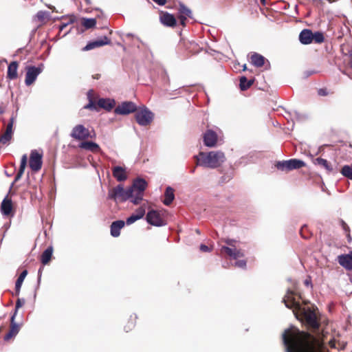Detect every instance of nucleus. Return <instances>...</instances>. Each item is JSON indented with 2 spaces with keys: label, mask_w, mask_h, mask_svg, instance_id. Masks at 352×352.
<instances>
[{
  "label": "nucleus",
  "mask_w": 352,
  "mask_h": 352,
  "mask_svg": "<svg viewBox=\"0 0 352 352\" xmlns=\"http://www.w3.org/2000/svg\"><path fill=\"white\" fill-rule=\"evenodd\" d=\"M297 318L304 321L314 333L318 331L320 327V318L316 311L311 307H302L298 311V318Z\"/></svg>",
  "instance_id": "nucleus-3"
},
{
  "label": "nucleus",
  "mask_w": 352,
  "mask_h": 352,
  "mask_svg": "<svg viewBox=\"0 0 352 352\" xmlns=\"http://www.w3.org/2000/svg\"><path fill=\"white\" fill-rule=\"evenodd\" d=\"M136 122L141 126L149 125L153 120V113L147 108L144 107L135 111Z\"/></svg>",
  "instance_id": "nucleus-9"
},
{
  "label": "nucleus",
  "mask_w": 352,
  "mask_h": 352,
  "mask_svg": "<svg viewBox=\"0 0 352 352\" xmlns=\"http://www.w3.org/2000/svg\"><path fill=\"white\" fill-rule=\"evenodd\" d=\"M337 261L346 271H352V254L351 251L348 254L339 255L337 257Z\"/></svg>",
  "instance_id": "nucleus-17"
},
{
  "label": "nucleus",
  "mask_w": 352,
  "mask_h": 352,
  "mask_svg": "<svg viewBox=\"0 0 352 352\" xmlns=\"http://www.w3.org/2000/svg\"><path fill=\"white\" fill-rule=\"evenodd\" d=\"M136 320H137L136 315L130 316L126 324L124 327V331L126 332H129L135 327V324H136Z\"/></svg>",
  "instance_id": "nucleus-35"
},
{
  "label": "nucleus",
  "mask_w": 352,
  "mask_h": 352,
  "mask_svg": "<svg viewBox=\"0 0 352 352\" xmlns=\"http://www.w3.org/2000/svg\"><path fill=\"white\" fill-rule=\"evenodd\" d=\"M218 140V136L216 132L211 129H208L204 135V143L206 146L214 147L216 146Z\"/></svg>",
  "instance_id": "nucleus-19"
},
{
  "label": "nucleus",
  "mask_w": 352,
  "mask_h": 352,
  "mask_svg": "<svg viewBox=\"0 0 352 352\" xmlns=\"http://www.w3.org/2000/svg\"><path fill=\"white\" fill-rule=\"evenodd\" d=\"M196 232H197V234H199V233H200L199 230L197 229V230H196Z\"/></svg>",
  "instance_id": "nucleus-64"
},
{
  "label": "nucleus",
  "mask_w": 352,
  "mask_h": 352,
  "mask_svg": "<svg viewBox=\"0 0 352 352\" xmlns=\"http://www.w3.org/2000/svg\"><path fill=\"white\" fill-rule=\"evenodd\" d=\"M299 41L304 45H309L312 42L320 44L324 42V37L323 33L320 32L313 33L311 30L304 29L299 34Z\"/></svg>",
  "instance_id": "nucleus-4"
},
{
  "label": "nucleus",
  "mask_w": 352,
  "mask_h": 352,
  "mask_svg": "<svg viewBox=\"0 0 352 352\" xmlns=\"http://www.w3.org/2000/svg\"><path fill=\"white\" fill-rule=\"evenodd\" d=\"M1 212L3 216L10 217L14 215L12 201L7 197L1 202Z\"/></svg>",
  "instance_id": "nucleus-21"
},
{
  "label": "nucleus",
  "mask_w": 352,
  "mask_h": 352,
  "mask_svg": "<svg viewBox=\"0 0 352 352\" xmlns=\"http://www.w3.org/2000/svg\"><path fill=\"white\" fill-rule=\"evenodd\" d=\"M294 296V292L288 291L287 295L283 298V302L285 303L287 308L293 309V311L296 318H298V311L302 308L300 303L296 301Z\"/></svg>",
  "instance_id": "nucleus-15"
},
{
  "label": "nucleus",
  "mask_w": 352,
  "mask_h": 352,
  "mask_svg": "<svg viewBox=\"0 0 352 352\" xmlns=\"http://www.w3.org/2000/svg\"><path fill=\"white\" fill-rule=\"evenodd\" d=\"M21 300L20 298H18L16 303V308L15 311L13 314V315L11 316L10 319V329L9 331L4 336V340L8 341L13 337L16 336L19 331V325L14 322V318L16 314V312L18 309L21 307Z\"/></svg>",
  "instance_id": "nucleus-10"
},
{
  "label": "nucleus",
  "mask_w": 352,
  "mask_h": 352,
  "mask_svg": "<svg viewBox=\"0 0 352 352\" xmlns=\"http://www.w3.org/2000/svg\"><path fill=\"white\" fill-rule=\"evenodd\" d=\"M143 195L144 193L140 194L139 191H135V192H133L132 196L130 197V199H131V201L135 205L139 204L143 199Z\"/></svg>",
  "instance_id": "nucleus-39"
},
{
  "label": "nucleus",
  "mask_w": 352,
  "mask_h": 352,
  "mask_svg": "<svg viewBox=\"0 0 352 352\" xmlns=\"http://www.w3.org/2000/svg\"><path fill=\"white\" fill-rule=\"evenodd\" d=\"M131 193L132 190H124L122 185L119 184L109 190L108 198L115 201L123 202L130 199Z\"/></svg>",
  "instance_id": "nucleus-6"
},
{
  "label": "nucleus",
  "mask_w": 352,
  "mask_h": 352,
  "mask_svg": "<svg viewBox=\"0 0 352 352\" xmlns=\"http://www.w3.org/2000/svg\"><path fill=\"white\" fill-rule=\"evenodd\" d=\"M53 247H48L41 255V262L43 265H47L50 263L53 254Z\"/></svg>",
  "instance_id": "nucleus-29"
},
{
  "label": "nucleus",
  "mask_w": 352,
  "mask_h": 352,
  "mask_svg": "<svg viewBox=\"0 0 352 352\" xmlns=\"http://www.w3.org/2000/svg\"><path fill=\"white\" fill-rule=\"evenodd\" d=\"M200 250L204 252H210L211 249L204 244L200 245Z\"/></svg>",
  "instance_id": "nucleus-49"
},
{
  "label": "nucleus",
  "mask_w": 352,
  "mask_h": 352,
  "mask_svg": "<svg viewBox=\"0 0 352 352\" xmlns=\"http://www.w3.org/2000/svg\"><path fill=\"white\" fill-rule=\"evenodd\" d=\"M178 19H179L180 21V23L183 26H185L186 25V19H187V16H184V15H179L178 16Z\"/></svg>",
  "instance_id": "nucleus-48"
},
{
  "label": "nucleus",
  "mask_w": 352,
  "mask_h": 352,
  "mask_svg": "<svg viewBox=\"0 0 352 352\" xmlns=\"http://www.w3.org/2000/svg\"><path fill=\"white\" fill-rule=\"evenodd\" d=\"M47 8L52 10L53 12H56V8L52 5H47Z\"/></svg>",
  "instance_id": "nucleus-55"
},
{
  "label": "nucleus",
  "mask_w": 352,
  "mask_h": 352,
  "mask_svg": "<svg viewBox=\"0 0 352 352\" xmlns=\"http://www.w3.org/2000/svg\"><path fill=\"white\" fill-rule=\"evenodd\" d=\"M179 46L192 54L198 53L201 49L198 44L194 41H183L180 43Z\"/></svg>",
  "instance_id": "nucleus-24"
},
{
  "label": "nucleus",
  "mask_w": 352,
  "mask_h": 352,
  "mask_svg": "<svg viewBox=\"0 0 352 352\" xmlns=\"http://www.w3.org/2000/svg\"><path fill=\"white\" fill-rule=\"evenodd\" d=\"M22 175V157L20 160V164L18 170V173L15 177L14 181H17Z\"/></svg>",
  "instance_id": "nucleus-47"
},
{
  "label": "nucleus",
  "mask_w": 352,
  "mask_h": 352,
  "mask_svg": "<svg viewBox=\"0 0 352 352\" xmlns=\"http://www.w3.org/2000/svg\"><path fill=\"white\" fill-rule=\"evenodd\" d=\"M247 69V66L245 64L243 66V71H245Z\"/></svg>",
  "instance_id": "nucleus-63"
},
{
  "label": "nucleus",
  "mask_w": 352,
  "mask_h": 352,
  "mask_svg": "<svg viewBox=\"0 0 352 352\" xmlns=\"http://www.w3.org/2000/svg\"><path fill=\"white\" fill-rule=\"evenodd\" d=\"M7 60L6 59H3L0 60V64H7Z\"/></svg>",
  "instance_id": "nucleus-59"
},
{
  "label": "nucleus",
  "mask_w": 352,
  "mask_h": 352,
  "mask_svg": "<svg viewBox=\"0 0 352 352\" xmlns=\"http://www.w3.org/2000/svg\"><path fill=\"white\" fill-rule=\"evenodd\" d=\"M23 169H24L25 166V164H26V162H27V157H26V155H23Z\"/></svg>",
  "instance_id": "nucleus-57"
},
{
  "label": "nucleus",
  "mask_w": 352,
  "mask_h": 352,
  "mask_svg": "<svg viewBox=\"0 0 352 352\" xmlns=\"http://www.w3.org/2000/svg\"><path fill=\"white\" fill-rule=\"evenodd\" d=\"M145 208L143 206L139 207L133 213L137 217H139V219H142L145 214Z\"/></svg>",
  "instance_id": "nucleus-43"
},
{
  "label": "nucleus",
  "mask_w": 352,
  "mask_h": 352,
  "mask_svg": "<svg viewBox=\"0 0 352 352\" xmlns=\"http://www.w3.org/2000/svg\"><path fill=\"white\" fill-rule=\"evenodd\" d=\"M305 166V163L298 159H291L286 161H279L275 164L278 170L282 171H289L294 169H299Z\"/></svg>",
  "instance_id": "nucleus-8"
},
{
  "label": "nucleus",
  "mask_w": 352,
  "mask_h": 352,
  "mask_svg": "<svg viewBox=\"0 0 352 352\" xmlns=\"http://www.w3.org/2000/svg\"><path fill=\"white\" fill-rule=\"evenodd\" d=\"M344 346H345L344 344L341 345V344L340 342H338V347H340L341 349H344Z\"/></svg>",
  "instance_id": "nucleus-61"
},
{
  "label": "nucleus",
  "mask_w": 352,
  "mask_h": 352,
  "mask_svg": "<svg viewBox=\"0 0 352 352\" xmlns=\"http://www.w3.org/2000/svg\"><path fill=\"white\" fill-rule=\"evenodd\" d=\"M179 15H184L187 17L192 18V12L184 4L180 3L178 8Z\"/></svg>",
  "instance_id": "nucleus-36"
},
{
  "label": "nucleus",
  "mask_w": 352,
  "mask_h": 352,
  "mask_svg": "<svg viewBox=\"0 0 352 352\" xmlns=\"http://www.w3.org/2000/svg\"><path fill=\"white\" fill-rule=\"evenodd\" d=\"M240 83L239 87L242 91L247 90L254 83V79L248 80L245 76H241L239 79Z\"/></svg>",
  "instance_id": "nucleus-34"
},
{
  "label": "nucleus",
  "mask_w": 352,
  "mask_h": 352,
  "mask_svg": "<svg viewBox=\"0 0 352 352\" xmlns=\"http://www.w3.org/2000/svg\"><path fill=\"white\" fill-rule=\"evenodd\" d=\"M139 219V217L132 214L129 217L126 219V223L127 225H131Z\"/></svg>",
  "instance_id": "nucleus-44"
},
{
  "label": "nucleus",
  "mask_w": 352,
  "mask_h": 352,
  "mask_svg": "<svg viewBox=\"0 0 352 352\" xmlns=\"http://www.w3.org/2000/svg\"><path fill=\"white\" fill-rule=\"evenodd\" d=\"M329 345L331 348H337L336 346V341L335 339H332L329 342Z\"/></svg>",
  "instance_id": "nucleus-52"
},
{
  "label": "nucleus",
  "mask_w": 352,
  "mask_h": 352,
  "mask_svg": "<svg viewBox=\"0 0 352 352\" xmlns=\"http://www.w3.org/2000/svg\"><path fill=\"white\" fill-rule=\"evenodd\" d=\"M340 173L343 176L345 177L352 179V164L351 165H344L341 170Z\"/></svg>",
  "instance_id": "nucleus-37"
},
{
  "label": "nucleus",
  "mask_w": 352,
  "mask_h": 352,
  "mask_svg": "<svg viewBox=\"0 0 352 352\" xmlns=\"http://www.w3.org/2000/svg\"><path fill=\"white\" fill-rule=\"evenodd\" d=\"M43 67L42 65L35 66H27L25 67L26 74L25 83L26 85L30 86L34 82L37 76L42 72Z\"/></svg>",
  "instance_id": "nucleus-12"
},
{
  "label": "nucleus",
  "mask_w": 352,
  "mask_h": 352,
  "mask_svg": "<svg viewBox=\"0 0 352 352\" xmlns=\"http://www.w3.org/2000/svg\"><path fill=\"white\" fill-rule=\"evenodd\" d=\"M343 73L351 79H352V70H350L349 67H347L346 69L343 71Z\"/></svg>",
  "instance_id": "nucleus-50"
},
{
  "label": "nucleus",
  "mask_w": 352,
  "mask_h": 352,
  "mask_svg": "<svg viewBox=\"0 0 352 352\" xmlns=\"http://www.w3.org/2000/svg\"><path fill=\"white\" fill-rule=\"evenodd\" d=\"M70 135L75 140H85L90 137V133L87 128L78 124L73 128Z\"/></svg>",
  "instance_id": "nucleus-16"
},
{
  "label": "nucleus",
  "mask_w": 352,
  "mask_h": 352,
  "mask_svg": "<svg viewBox=\"0 0 352 352\" xmlns=\"http://www.w3.org/2000/svg\"><path fill=\"white\" fill-rule=\"evenodd\" d=\"M199 156V158H197V165L210 168H218L226 161L224 153L220 151L200 152Z\"/></svg>",
  "instance_id": "nucleus-2"
},
{
  "label": "nucleus",
  "mask_w": 352,
  "mask_h": 352,
  "mask_svg": "<svg viewBox=\"0 0 352 352\" xmlns=\"http://www.w3.org/2000/svg\"><path fill=\"white\" fill-rule=\"evenodd\" d=\"M42 158V153L38 152L37 150L32 151L29 159V166L32 170L37 172L41 170L43 164Z\"/></svg>",
  "instance_id": "nucleus-13"
},
{
  "label": "nucleus",
  "mask_w": 352,
  "mask_h": 352,
  "mask_svg": "<svg viewBox=\"0 0 352 352\" xmlns=\"http://www.w3.org/2000/svg\"><path fill=\"white\" fill-rule=\"evenodd\" d=\"M96 24V20L95 19L83 18L82 19V25L86 29L92 28L95 27Z\"/></svg>",
  "instance_id": "nucleus-38"
},
{
  "label": "nucleus",
  "mask_w": 352,
  "mask_h": 352,
  "mask_svg": "<svg viewBox=\"0 0 352 352\" xmlns=\"http://www.w3.org/2000/svg\"><path fill=\"white\" fill-rule=\"evenodd\" d=\"M247 262L245 260H239L235 263V266L240 268H245Z\"/></svg>",
  "instance_id": "nucleus-45"
},
{
  "label": "nucleus",
  "mask_w": 352,
  "mask_h": 352,
  "mask_svg": "<svg viewBox=\"0 0 352 352\" xmlns=\"http://www.w3.org/2000/svg\"><path fill=\"white\" fill-rule=\"evenodd\" d=\"M75 21V16H71L69 19V21L66 23H62L59 26V30L63 31L65 30L69 24H72L74 23Z\"/></svg>",
  "instance_id": "nucleus-41"
},
{
  "label": "nucleus",
  "mask_w": 352,
  "mask_h": 352,
  "mask_svg": "<svg viewBox=\"0 0 352 352\" xmlns=\"http://www.w3.org/2000/svg\"><path fill=\"white\" fill-rule=\"evenodd\" d=\"M314 163L316 165L320 166L325 168L328 172H332L333 168L330 163L327 160L321 157L316 158Z\"/></svg>",
  "instance_id": "nucleus-32"
},
{
  "label": "nucleus",
  "mask_w": 352,
  "mask_h": 352,
  "mask_svg": "<svg viewBox=\"0 0 352 352\" xmlns=\"http://www.w3.org/2000/svg\"><path fill=\"white\" fill-rule=\"evenodd\" d=\"M147 183L144 179H135L133 185L129 190H132V192H135V191H139L140 193H144V191L146 188ZM133 195V193H131Z\"/></svg>",
  "instance_id": "nucleus-23"
},
{
  "label": "nucleus",
  "mask_w": 352,
  "mask_h": 352,
  "mask_svg": "<svg viewBox=\"0 0 352 352\" xmlns=\"http://www.w3.org/2000/svg\"><path fill=\"white\" fill-rule=\"evenodd\" d=\"M26 274H27V271L26 270H23V279L25 278Z\"/></svg>",
  "instance_id": "nucleus-62"
},
{
  "label": "nucleus",
  "mask_w": 352,
  "mask_h": 352,
  "mask_svg": "<svg viewBox=\"0 0 352 352\" xmlns=\"http://www.w3.org/2000/svg\"><path fill=\"white\" fill-rule=\"evenodd\" d=\"M310 283H311V280H307H307H305V284L306 285H309Z\"/></svg>",
  "instance_id": "nucleus-60"
},
{
  "label": "nucleus",
  "mask_w": 352,
  "mask_h": 352,
  "mask_svg": "<svg viewBox=\"0 0 352 352\" xmlns=\"http://www.w3.org/2000/svg\"><path fill=\"white\" fill-rule=\"evenodd\" d=\"M146 219L149 224L155 226L166 225V221L164 219L162 211L151 210L147 213Z\"/></svg>",
  "instance_id": "nucleus-11"
},
{
  "label": "nucleus",
  "mask_w": 352,
  "mask_h": 352,
  "mask_svg": "<svg viewBox=\"0 0 352 352\" xmlns=\"http://www.w3.org/2000/svg\"><path fill=\"white\" fill-rule=\"evenodd\" d=\"M340 226H341L342 228L344 230V231L345 232V233L350 232V228H349V226L347 225V223L342 219H341L340 221Z\"/></svg>",
  "instance_id": "nucleus-46"
},
{
  "label": "nucleus",
  "mask_w": 352,
  "mask_h": 352,
  "mask_svg": "<svg viewBox=\"0 0 352 352\" xmlns=\"http://www.w3.org/2000/svg\"><path fill=\"white\" fill-rule=\"evenodd\" d=\"M225 242L230 247L222 246L220 250L221 254H226L234 259H237L244 256L243 252L241 249H236L235 248V240L228 239L225 240Z\"/></svg>",
  "instance_id": "nucleus-7"
},
{
  "label": "nucleus",
  "mask_w": 352,
  "mask_h": 352,
  "mask_svg": "<svg viewBox=\"0 0 352 352\" xmlns=\"http://www.w3.org/2000/svg\"><path fill=\"white\" fill-rule=\"evenodd\" d=\"M111 43V40L106 36H103L102 38L96 41H94L89 42L85 47H84L82 50V51H89L93 50L96 47H100L105 45H109Z\"/></svg>",
  "instance_id": "nucleus-20"
},
{
  "label": "nucleus",
  "mask_w": 352,
  "mask_h": 352,
  "mask_svg": "<svg viewBox=\"0 0 352 352\" xmlns=\"http://www.w3.org/2000/svg\"><path fill=\"white\" fill-rule=\"evenodd\" d=\"M164 199L163 203L166 206H169L175 199L174 189L170 186L166 188L164 192Z\"/></svg>",
  "instance_id": "nucleus-30"
},
{
  "label": "nucleus",
  "mask_w": 352,
  "mask_h": 352,
  "mask_svg": "<svg viewBox=\"0 0 352 352\" xmlns=\"http://www.w3.org/2000/svg\"><path fill=\"white\" fill-rule=\"evenodd\" d=\"M346 238H347L348 242L351 243L352 241V237L351 236L350 232H346Z\"/></svg>",
  "instance_id": "nucleus-54"
},
{
  "label": "nucleus",
  "mask_w": 352,
  "mask_h": 352,
  "mask_svg": "<svg viewBox=\"0 0 352 352\" xmlns=\"http://www.w3.org/2000/svg\"><path fill=\"white\" fill-rule=\"evenodd\" d=\"M160 22L166 27L175 28L177 25V21L174 15L167 12H161L160 14Z\"/></svg>",
  "instance_id": "nucleus-18"
},
{
  "label": "nucleus",
  "mask_w": 352,
  "mask_h": 352,
  "mask_svg": "<svg viewBox=\"0 0 352 352\" xmlns=\"http://www.w3.org/2000/svg\"><path fill=\"white\" fill-rule=\"evenodd\" d=\"M124 221L118 220L113 221L111 225V234L113 237H118L120 234V230L124 226Z\"/></svg>",
  "instance_id": "nucleus-25"
},
{
  "label": "nucleus",
  "mask_w": 352,
  "mask_h": 352,
  "mask_svg": "<svg viewBox=\"0 0 352 352\" xmlns=\"http://www.w3.org/2000/svg\"><path fill=\"white\" fill-rule=\"evenodd\" d=\"M300 234L303 239H308L311 236V233L308 230V228L306 226H303L300 230Z\"/></svg>",
  "instance_id": "nucleus-40"
},
{
  "label": "nucleus",
  "mask_w": 352,
  "mask_h": 352,
  "mask_svg": "<svg viewBox=\"0 0 352 352\" xmlns=\"http://www.w3.org/2000/svg\"><path fill=\"white\" fill-rule=\"evenodd\" d=\"M12 122H10V123L8 124L6 131L1 136L0 142H1L3 144L8 143L12 138Z\"/></svg>",
  "instance_id": "nucleus-28"
},
{
  "label": "nucleus",
  "mask_w": 352,
  "mask_h": 352,
  "mask_svg": "<svg viewBox=\"0 0 352 352\" xmlns=\"http://www.w3.org/2000/svg\"><path fill=\"white\" fill-rule=\"evenodd\" d=\"M159 6H164L166 3V0H153Z\"/></svg>",
  "instance_id": "nucleus-53"
},
{
  "label": "nucleus",
  "mask_w": 352,
  "mask_h": 352,
  "mask_svg": "<svg viewBox=\"0 0 352 352\" xmlns=\"http://www.w3.org/2000/svg\"><path fill=\"white\" fill-rule=\"evenodd\" d=\"M318 95L320 96H327V91L326 89H320L318 91Z\"/></svg>",
  "instance_id": "nucleus-51"
},
{
  "label": "nucleus",
  "mask_w": 352,
  "mask_h": 352,
  "mask_svg": "<svg viewBox=\"0 0 352 352\" xmlns=\"http://www.w3.org/2000/svg\"><path fill=\"white\" fill-rule=\"evenodd\" d=\"M112 175L118 182H123L127 179L125 168L122 166H114L112 169Z\"/></svg>",
  "instance_id": "nucleus-22"
},
{
  "label": "nucleus",
  "mask_w": 352,
  "mask_h": 352,
  "mask_svg": "<svg viewBox=\"0 0 352 352\" xmlns=\"http://www.w3.org/2000/svg\"><path fill=\"white\" fill-rule=\"evenodd\" d=\"M283 340L287 352H329L314 335L294 327L284 331Z\"/></svg>",
  "instance_id": "nucleus-1"
},
{
  "label": "nucleus",
  "mask_w": 352,
  "mask_h": 352,
  "mask_svg": "<svg viewBox=\"0 0 352 352\" xmlns=\"http://www.w3.org/2000/svg\"><path fill=\"white\" fill-rule=\"evenodd\" d=\"M79 147L93 153H98L101 151L99 145L94 142H82L79 144Z\"/></svg>",
  "instance_id": "nucleus-26"
},
{
  "label": "nucleus",
  "mask_w": 352,
  "mask_h": 352,
  "mask_svg": "<svg viewBox=\"0 0 352 352\" xmlns=\"http://www.w3.org/2000/svg\"><path fill=\"white\" fill-rule=\"evenodd\" d=\"M35 19L38 23L45 24L50 21V13L47 11H38L35 16Z\"/></svg>",
  "instance_id": "nucleus-31"
},
{
  "label": "nucleus",
  "mask_w": 352,
  "mask_h": 352,
  "mask_svg": "<svg viewBox=\"0 0 352 352\" xmlns=\"http://www.w3.org/2000/svg\"><path fill=\"white\" fill-rule=\"evenodd\" d=\"M348 67H349L350 70H352V56H351V60H349V62L348 63Z\"/></svg>",
  "instance_id": "nucleus-56"
},
{
  "label": "nucleus",
  "mask_w": 352,
  "mask_h": 352,
  "mask_svg": "<svg viewBox=\"0 0 352 352\" xmlns=\"http://www.w3.org/2000/svg\"><path fill=\"white\" fill-rule=\"evenodd\" d=\"M22 284V272L19 274L18 278L16 282L15 289L16 294H19L20 292L21 285Z\"/></svg>",
  "instance_id": "nucleus-42"
},
{
  "label": "nucleus",
  "mask_w": 352,
  "mask_h": 352,
  "mask_svg": "<svg viewBox=\"0 0 352 352\" xmlns=\"http://www.w3.org/2000/svg\"><path fill=\"white\" fill-rule=\"evenodd\" d=\"M137 109L138 107L134 102L126 101L118 105L114 109V113L118 115H128L135 112Z\"/></svg>",
  "instance_id": "nucleus-14"
},
{
  "label": "nucleus",
  "mask_w": 352,
  "mask_h": 352,
  "mask_svg": "<svg viewBox=\"0 0 352 352\" xmlns=\"http://www.w3.org/2000/svg\"><path fill=\"white\" fill-rule=\"evenodd\" d=\"M265 58L258 53H253L250 56V63L256 67H261L265 64Z\"/></svg>",
  "instance_id": "nucleus-27"
},
{
  "label": "nucleus",
  "mask_w": 352,
  "mask_h": 352,
  "mask_svg": "<svg viewBox=\"0 0 352 352\" xmlns=\"http://www.w3.org/2000/svg\"><path fill=\"white\" fill-rule=\"evenodd\" d=\"M94 94L93 90H89L87 93L89 98V103L85 107L86 109H97V106L100 108H102L107 111H111L115 106V100L109 98H100L98 100L97 103L94 102L92 98Z\"/></svg>",
  "instance_id": "nucleus-5"
},
{
  "label": "nucleus",
  "mask_w": 352,
  "mask_h": 352,
  "mask_svg": "<svg viewBox=\"0 0 352 352\" xmlns=\"http://www.w3.org/2000/svg\"><path fill=\"white\" fill-rule=\"evenodd\" d=\"M100 77V74H97L93 76V78L95 79H99Z\"/></svg>",
  "instance_id": "nucleus-58"
},
{
  "label": "nucleus",
  "mask_w": 352,
  "mask_h": 352,
  "mask_svg": "<svg viewBox=\"0 0 352 352\" xmlns=\"http://www.w3.org/2000/svg\"><path fill=\"white\" fill-rule=\"evenodd\" d=\"M17 67L16 62L11 63L8 67V78L10 79H14L17 77Z\"/></svg>",
  "instance_id": "nucleus-33"
}]
</instances>
